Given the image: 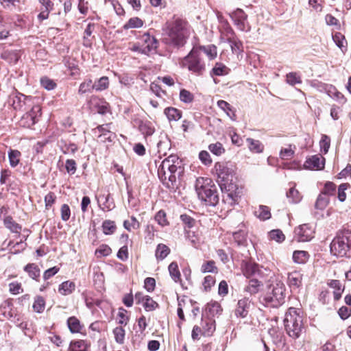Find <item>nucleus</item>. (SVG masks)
<instances>
[{"label": "nucleus", "mask_w": 351, "mask_h": 351, "mask_svg": "<svg viewBox=\"0 0 351 351\" xmlns=\"http://www.w3.org/2000/svg\"><path fill=\"white\" fill-rule=\"evenodd\" d=\"M329 203V199L326 197V195L323 193H320L315 202V208L317 210H324Z\"/></svg>", "instance_id": "nucleus-39"}, {"label": "nucleus", "mask_w": 351, "mask_h": 351, "mask_svg": "<svg viewBox=\"0 0 351 351\" xmlns=\"http://www.w3.org/2000/svg\"><path fill=\"white\" fill-rule=\"evenodd\" d=\"M286 82L287 84L294 86L302 83L300 76L295 72H290L286 75Z\"/></svg>", "instance_id": "nucleus-45"}, {"label": "nucleus", "mask_w": 351, "mask_h": 351, "mask_svg": "<svg viewBox=\"0 0 351 351\" xmlns=\"http://www.w3.org/2000/svg\"><path fill=\"white\" fill-rule=\"evenodd\" d=\"M170 253L169 247L162 243H160L157 245L155 252V256L157 260H164Z\"/></svg>", "instance_id": "nucleus-29"}, {"label": "nucleus", "mask_w": 351, "mask_h": 351, "mask_svg": "<svg viewBox=\"0 0 351 351\" xmlns=\"http://www.w3.org/2000/svg\"><path fill=\"white\" fill-rule=\"evenodd\" d=\"M42 7L40 8V12L38 15V19L40 21L48 19L49 12L53 8V3L51 0H38Z\"/></svg>", "instance_id": "nucleus-16"}, {"label": "nucleus", "mask_w": 351, "mask_h": 351, "mask_svg": "<svg viewBox=\"0 0 351 351\" xmlns=\"http://www.w3.org/2000/svg\"><path fill=\"white\" fill-rule=\"evenodd\" d=\"M8 155L10 165L13 168L16 167L20 162L21 152L16 149H10Z\"/></svg>", "instance_id": "nucleus-34"}, {"label": "nucleus", "mask_w": 351, "mask_h": 351, "mask_svg": "<svg viewBox=\"0 0 351 351\" xmlns=\"http://www.w3.org/2000/svg\"><path fill=\"white\" fill-rule=\"evenodd\" d=\"M255 215L263 221L269 219L271 217L270 210L267 206H259L258 209L255 211Z\"/></svg>", "instance_id": "nucleus-37"}, {"label": "nucleus", "mask_w": 351, "mask_h": 351, "mask_svg": "<svg viewBox=\"0 0 351 351\" xmlns=\"http://www.w3.org/2000/svg\"><path fill=\"white\" fill-rule=\"evenodd\" d=\"M268 235H269V238L270 240L275 241H276L278 243H282L285 239V234L279 229H276V230H271L268 233Z\"/></svg>", "instance_id": "nucleus-42"}, {"label": "nucleus", "mask_w": 351, "mask_h": 351, "mask_svg": "<svg viewBox=\"0 0 351 351\" xmlns=\"http://www.w3.org/2000/svg\"><path fill=\"white\" fill-rule=\"evenodd\" d=\"M45 306V301L42 296H37L33 304V308L36 313H40L43 312Z\"/></svg>", "instance_id": "nucleus-48"}, {"label": "nucleus", "mask_w": 351, "mask_h": 351, "mask_svg": "<svg viewBox=\"0 0 351 351\" xmlns=\"http://www.w3.org/2000/svg\"><path fill=\"white\" fill-rule=\"evenodd\" d=\"M230 16L240 30L245 29V21L247 19V15L242 9L237 8L230 14Z\"/></svg>", "instance_id": "nucleus-15"}, {"label": "nucleus", "mask_w": 351, "mask_h": 351, "mask_svg": "<svg viewBox=\"0 0 351 351\" xmlns=\"http://www.w3.org/2000/svg\"><path fill=\"white\" fill-rule=\"evenodd\" d=\"M310 255L308 252L304 250H296L293 253V261L297 264H304L306 263Z\"/></svg>", "instance_id": "nucleus-23"}, {"label": "nucleus", "mask_w": 351, "mask_h": 351, "mask_svg": "<svg viewBox=\"0 0 351 351\" xmlns=\"http://www.w3.org/2000/svg\"><path fill=\"white\" fill-rule=\"evenodd\" d=\"M180 219L182 221V223L185 224L189 228H193L196 222L193 217L186 214L181 215Z\"/></svg>", "instance_id": "nucleus-61"}, {"label": "nucleus", "mask_w": 351, "mask_h": 351, "mask_svg": "<svg viewBox=\"0 0 351 351\" xmlns=\"http://www.w3.org/2000/svg\"><path fill=\"white\" fill-rule=\"evenodd\" d=\"M303 275L298 271H293L288 274L289 286L293 289H298L302 286Z\"/></svg>", "instance_id": "nucleus-17"}, {"label": "nucleus", "mask_w": 351, "mask_h": 351, "mask_svg": "<svg viewBox=\"0 0 351 351\" xmlns=\"http://www.w3.org/2000/svg\"><path fill=\"white\" fill-rule=\"evenodd\" d=\"M262 285L263 283L257 279H251L249 280L248 285L245 287L244 291L250 295H254L259 291L260 287Z\"/></svg>", "instance_id": "nucleus-25"}, {"label": "nucleus", "mask_w": 351, "mask_h": 351, "mask_svg": "<svg viewBox=\"0 0 351 351\" xmlns=\"http://www.w3.org/2000/svg\"><path fill=\"white\" fill-rule=\"evenodd\" d=\"M114 339L118 343H123L125 338V330L122 327H117L113 330Z\"/></svg>", "instance_id": "nucleus-55"}, {"label": "nucleus", "mask_w": 351, "mask_h": 351, "mask_svg": "<svg viewBox=\"0 0 351 351\" xmlns=\"http://www.w3.org/2000/svg\"><path fill=\"white\" fill-rule=\"evenodd\" d=\"M69 351H88V343L84 340L72 341Z\"/></svg>", "instance_id": "nucleus-31"}, {"label": "nucleus", "mask_w": 351, "mask_h": 351, "mask_svg": "<svg viewBox=\"0 0 351 351\" xmlns=\"http://www.w3.org/2000/svg\"><path fill=\"white\" fill-rule=\"evenodd\" d=\"M336 191V185L332 182H326L324 190L322 191L325 195H333Z\"/></svg>", "instance_id": "nucleus-56"}, {"label": "nucleus", "mask_w": 351, "mask_h": 351, "mask_svg": "<svg viewBox=\"0 0 351 351\" xmlns=\"http://www.w3.org/2000/svg\"><path fill=\"white\" fill-rule=\"evenodd\" d=\"M155 219L158 222V223L161 226H165L168 224V221L166 217V213L162 210H159L156 213L155 216Z\"/></svg>", "instance_id": "nucleus-57"}, {"label": "nucleus", "mask_w": 351, "mask_h": 351, "mask_svg": "<svg viewBox=\"0 0 351 351\" xmlns=\"http://www.w3.org/2000/svg\"><path fill=\"white\" fill-rule=\"evenodd\" d=\"M294 150L291 149V145L289 148L282 149L280 153V158L283 160L291 158L294 155Z\"/></svg>", "instance_id": "nucleus-62"}, {"label": "nucleus", "mask_w": 351, "mask_h": 351, "mask_svg": "<svg viewBox=\"0 0 351 351\" xmlns=\"http://www.w3.org/2000/svg\"><path fill=\"white\" fill-rule=\"evenodd\" d=\"M21 117L19 121L20 126L27 128H30L36 124L41 116V107L39 105L32 106Z\"/></svg>", "instance_id": "nucleus-10"}, {"label": "nucleus", "mask_w": 351, "mask_h": 351, "mask_svg": "<svg viewBox=\"0 0 351 351\" xmlns=\"http://www.w3.org/2000/svg\"><path fill=\"white\" fill-rule=\"evenodd\" d=\"M162 32L164 43L169 47L179 49L186 43L190 35V25L186 20L173 17L165 23Z\"/></svg>", "instance_id": "nucleus-2"}, {"label": "nucleus", "mask_w": 351, "mask_h": 351, "mask_svg": "<svg viewBox=\"0 0 351 351\" xmlns=\"http://www.w3.org/2000/svg\"><path fill=\"white\" fill-rule=\"evenodd\" d=\"M198 197L205 205L215 206L219 200L217 188L210 178H198L195 182Z\"/></svg>", "instance_id": "nucleus-4"}, {"label": "nucleus", "mask_w": 351, "mask_h": 351, "mask_svg": "<svg viewBox=\"0 0 351 351\" xmlns=\"http://www.w3.org/2000/svg\"><path fill=\"white\" fill-rule=\"evenodd\" d=\"M143 305L146 311H150L154 310L158 306V304L154 300H153L151 297L147 295V298Z\"/></svg>", "instance_id": "nucleus-59"}, {"label": "nucleus", "mask_w": 351, "mask_h": 351, "mask_svg": "<svg viewBox=\"0 0 351 351\" xmlns=\"http://www.w3.org/2000/svg\"><path fill=\"white\" fill-rule=\"evenodd\" d=\"M287 197L290 203L297 204L300 202L302 196L299 191L295 189L294 186L291 187L288 192H287Z\"/></svg>", "instance_id": "nucleus-38"}, {"label": "nucleus", "mask_w": 351, "mask_h": 351, "mask_svg": "<svg viewBox=\"0 0 351 351\" xmlns=\"http://www.w3.org/2000/svg\"><path fill=\"white\" fill-rule=\"evenodd\" d=\"M217 106L222 110L232 121L237 120L235 110L232 109L229 103L224 100H219L217 101Z\"/></svg>", "instance_id": "nucleus-19"}, {"label": "nucleus", "mask_w": 351, "mask_h": 351, "mask_svg": "<svg viewBox=\"0 0 351 351\" xmlns=\"http://www.w3.org/2000/svg\"><path fill=\"white\" fill-rule=\"evenodd\" d=\"M164 113L169 121H176L182 117L181 111L173 107L166 108L165 109Z\"/></svg>", "instance_id": "nucleus-27"}, {"label": "nucleus", "mask_w": 351, "mask_h": 351, "mask_svg": "<svg viewBox=\"0 0 351 351\" xmlns=\"http://www.w3.org/2000/svg\"><path fill=\"white\" fill-rule=\"evenodd\" d=\"M143 25V21L138 17H133L129 19L128 23H126L123 25V28L125 29H128L130 28H138L141 27Z\"/></svg>", "instance_id": "nucleus-44"}, {"label": "nucleus", "mask_w": 351, "mask_h": 351, "mask_svg": "<svg viewBox=\"0 0 351 351\" xmlns=\"http://www.w3.org/2000/svg\"><path fill=\"white\" fill-rule=\"evenodd\" d=\"M35 99L32 96L15 92L10 96V103L15 110L23 112L36 105L34 102Z\"/></svg>", "instance_id": "nucleus-9"}, {"label": "nucleus", "mask_w": 351, "mask_h": 351, "mask_svg": "<svg viewBox=\"0 0 351 351\" xmlns=\"http://www.w3.org/2000/svg\"><path fill=\"white\" fill-rule=\"evenodd\" d=\"M140 42L143 45V54L147 55L150 52L155 51L157 48L158 43L156 39L148 33H145L142 36Z\"/></svg>", "instance_id": "nucleus-12"}, {"label": "nucleus", "mask_w": 351, "mask_h": 351, "mask_svg": "<svg viewBox=\"0 0 351 351\" xmlns=\"http://www.w3.org/2000/svg\"><path fill=\"white\" fill-rule=\"evenodd\" d=\"M215 330V321L209 320L205 322V325L203 326L202 335L204 336H211L213 332Z\"/></svg>", "instance_id": "nucleus-46"}, {"label": "nucleus", "mask_w": 351, "mask_h": 351, "mask_svg": "<svg viewBox=\"0 0 351 351\" xmlns=\"http://www.w3.org/2000/svg\"><path fill=\"white\" fill-rule=\"evenodd\" d=\"M243 272L247 278L255 276L259 273L258 265L256 263H247L245 265Z\"/></svg>", "instance_id": "nucleus-30"}, {"label": "nucleus", "mask_w": 351, "mask_h": 351, "mask_svg": "<svg viewBox=\"0 0 351 351\" xmlns=\"http://www.w3.org/2000/svg\"><path fill=\"white\" fill-rule=\"evenodd\" d=\"M199 52L203 51L208 57L213 60L217 56V47L214 45L202 46L199 49Z\"/></svg>", "instance_id": "nucleus-40"}, {"label": "nucleus", "mask_w": 351, "mask_h": 351, "mask_svg": "<svg viewBox=\"0 0 351 351\" xmlns=\"http://www.w3.org/2000/svg\"><path fill=\"white\" fill-rule=\"evenodd\" d=\"M199 158L205 165H210L212 163L210 156L206 151H201L199 154Z\"/></svg>", "instance_id": "nucleus-64"}, {"label": "nucleus", "mask_w": 351, "mask_h": 351, "mask_svg": "<svg viewBox=\"0 0 351 351\" xmlns=\"http://www.w3.org/2000/svg\"><path fill=\"white\" fill-rule=\"evenodd\" d=\"M4 225L12 232L19 234L22 227L21 225L14 221L12 217L8 216L4 219Z\"/></svg>", "instance_id": "nucleus-28"}, {"label": "nucleus", "mask_w": 351, "mask_h": 351, "mask_svg": "<svg viewBox=\"0 0 351 351\" xmlns=\"http://www.w3.org/2000/svg\"><path fill=\"white\" fill-rule=\"evenodd\" d=\"M183 171L182 161L176 155L164 159L158 169V178L167 188H173L176 182V173Z\"/></svg>", "instance_id": "nucleus-3"}, {"label": "nucleus", "mask_w": 351, "mask_h": 351, "mask_svg": "<svg viewBox=\"0 0 351 351\" xmlns=\"http://www.w3.org/2000/svg\"><path fill=\"white\" fill-rule=\"evenodd\" d=\"M24 270L28 273V275L30 278H32L34 280H38V278L40 277V270L38 265H36L34 263H29L27 264Z\"/></svg>", "instance_id": "nucleus-32"}, {"label": "nucleus", "mask_w": 351, "mask_h": 351, "mask_svg": "<svg viewBox=\"0 0 351 351\" xmlns=\"http://www.w3.org/2000/svg\"><path fill=\"white\" fill-rule=\"evenodd\" d=\"M228 41L233 53H240L242 51V43L239 40L236 38H228Z\"/></svg>", "instance_id": "nucleus-51"}, {"label": "nucleus", "mask_w": 351, "mask_h": 351, "mask_svg": "<svg viewBox=\"0 0 351 351\" xmlns=\"http://www.w3.org/2000/svg\"><path fill=\"white\" fill-rule=\"evenodd\" d=\"M75 289V284L71 281H65L60 285L58 291L63 295L71 294Z\"/></svg>", "instance_id": "nucleus-35"}, {"label": "nucleus", "mask_w": 351, "mask_h": 351, "mask_svg": "<svg viewBox=\"0 0 351 351\" xmlns=\"http://www.w3.org/2000/svg\"><path fill=\"white\" fill-rule=\"evenodd\" d=\"M41 86L48 90H51L55 88L56 83L47 77H42L40 79Z\"/></svg>", "instance_id": "nucleus-58"}, {"label": "nucleus", "mask_w": 351, "mask_h": 351, "mask_svg": "<svg viewBox=\"0 0 351 351\" xmlns=\"http://www.w3.org/2000/svg\"><path fill=\"white\" fill-rule=\"evenodd\" d=\"M110 123L105 124L102 125H99L96 128L93 129L92 131L95 136H97L99 134L104 133V135H108V141H112V139L114 138L115 134L110 131Z\"/></svg>", "instance_id": "nucleus-20"}, {"label": "nucleus", "mask_w": 351, "mask_h": 351, "mask_svg": "<svg viewBox=\"0 0 351 351\" xmlns=\"http://www.w3.org/2000/svg\"><path fill=\"white\" fill-rule=\"evenodd\" d=\"M232 237L234 242L239 246L247 245V232L245 230H240L232 233Z\"/></svg>", "instance_id": "nucleus-26"}, {"label": "nucleus", "mask_w": 351, "mask_h": 351, "mask_svg": "<svg viewBox=\"0 0 351 351\" xmlns=\"http://www.w3.org/2000/svg\"><path fill=\"white\" fill-rule=\"evenodd\" d=\"M332 254L337 257H351V230L343 228L337 232L330 245Z\"/></svg>", "instance_id": "nucleus-5"}, {"label": "nucleus", "mask_w": 351, "mask_h": 351, "mask_svg": "<svg viewBox=\"0 0 351 351\" xmlns=\"http://www.w3.org/2000/svg\"><path fill=\"white\" fill-rule=\"evenodd\" d=\"M168 270L172 280L176 283H181V274L178 268V263L176 262L171 263L168 267Z\"/></svg>", "instance_id": "nucleus-21"}, {"label": "nucleus", "mask_w": 351, "mask_h": 351, "mask_svg": "<svg viewBox=\"0 0 351 351\" xmlns=\"http://www.w3.org/2000/svg\"><path fill=\"white\" fill-rule=\"evenodd\" d=\"M300 313V310L298 311L295 308H289L285 313L284 319L285 330L293 339H298L304 329L302 316Z\"/></svg>", "instance_id": "nucleus-7"}, {"label": "nucleus", "mask_w": 351, "mask_h": 351, "mask_svg": "<svg viewBox=\"0 0 351 351\" xmlns=\"http://www.w3.org/2000/svg\"><path fill=\"white\" fill-rule=\"evenodd\" d=\"M320 147L322 151L326 154L328 152L330 145V138L326 134H322L320 142H319Z\"/></svg>", "instance_id": "nucleus-54"}, {"label": "nucleus", "mask_w": 351, "mask_h": 351, "mask_svg": "<svg viewBox=\"0 0 351 351\" xmlns=\"http://www.w3.org/2000/svg\"><path fill=\"white\" fill-rule=\"evenodd\" d=\"M349 186L347 183L341 184L338 188V199L341 202H343L346 200V194L345 191L348 189Z\"/></svg>", "instance_id": "nucleus-63"}, {"label": "nucleus", "mask_w": 351, "mask_h": 351, "mask_svg": "<svg viewBox=\"0 0 351 351\" xmlns=\"http://www.w3.org/2000/svg\"><path fill=\"white\" fill-rule=\"evenodd\" d=\"M295 237L299 242L310 241L314 236V231L309 224H302L295 229Z\"/></svg>", "instance_id": "nucleus-11"}, {"label": "nucleus", "mask_w": 351, "mask_h": 351, "mask_svg": "<svg viewBox=\"0 0 351 351\" xmlns=\"http://www.w3.org/2000/svg\"><path fill=\"white\" fill-rule=\"evenodd\" d=\"M304 167L306 169H322L324 167V158L317 155L312 156L306 159L304 164Z\"/></svg>", "instance_id": "nucleus-14"}, {"label": "nucleus", "mask_w": 351, "mask_h": 351, "mask_svg": "<svg viewBox=\"0 0 351 351\" xmlns=\"http://www.w3.org/2000/svg\"><path fill=\"white\" fill-rule=\"evenodd\" d=\"M67 325L71 332L75 333L80 332L82 328L80 322L75 317H70L68 318Z\"/></svg>", "instance_id": "nucleus-36"}, {"label": "nucleus", "mask_w": 351, "mask_h": 351, "mask_svg": "<svg viewBox=\"0 0 351 351\" xmlns=\"http://www.w3.org/2000/svg\"><path fill=\"white\" fill-rule=\"evenodd\" d=\"M328 285L335 289L333 291L334 300L335 301L339 300L341 297L342 293L343 292V289L341 288L340 281L338 280H331L328 283Z\"/></svg>", "instance_id": "nucleus-24"}, {"label": "nucleus", "mask_w": 351, "mask_h": 351, "mask_svg": "<svg viewBox=\"0 0 351 351\" xmlns=\"http://www.w3.org/2000/svg\"><path fill=\"white\" fill-rule=\"evenodd\" d=\"M250 307V300L243 298L238 301L234 314L237 317L245 318L247 316Z\"/></svg>", "instance_id": "nucleus-13"}, {"label": "nucleus", "mask_w": 351, "mask_h": 351, "mask_svg": "<svg viewBox=\"0 0 351 351\" xmlns=\"http://www.w3.org/2000/svg\"><path fill=\"white\" fill-rule=\"evenodd\" d=\"M112 252L111 248L107 245H100L95 252V255L97 258H101L108 256Z\"/></svg>", "instance_id": "nucleus-50"}, {"label": "nucleus", "mask_w": 351, "mask_h": 351, "mask_svg": "<svg viewBox=\"0 0 351 351\" xmlns=\"http://www.w3.org/2000/svg\"><path fill=\"white\" fill-rule=\"evenodd\" d=\"M102 228L105 234H112L116 230V225L113 221L106 220L103 222Z\"/></svg>", "instance_id": "nucleus-47"}, {"label": "nucleus", "mask_w": 351, "mask_h": 351, "mask_svg": "<svg viewBox=\"0 0 351 351\" xmlns=\"http://www.w3.org/2000/svg\"><path fill=\"white\" fill-rule=\"evenodd\" d=\"M209 151L215 156H219L225 153L223 145L219 142L211 143L208 145Z\"/></svg>", "instance_id": "nucleus-41"}, {"label": "nucleus", "mask_w": 351, "mask_h": 351, "mask_svg": "<svg viewBox=\"0 0 351 351\" xmlns=\"http://www.w3.org/2000/svg\"><path fill=\"white\" fill-rule=\"evenodd\" d=\"M201 271L203 273H207V272H217V268L215 266V263L214 261H208L204 263L202 265Z\"/></svg>", "instance_id": "nucleus-53"}, {"label": "nucleus", "mask_w": 351, "mask_h": 351, "mask_svg": "<svg viewBox=\"0 0 351 351\" xmlns=\"http://www.w3.org/2000/svg\"><path fill=\"white\" fill-rule=\"evenodd\" d=\"M105 200V202H104V206L101 208L102 210H112L113 208H114V203L112 202V199L111 198H110L109 196H107V197H101L99 199V202L100 203L101 202H102L103 200Z\"/></svg>", "instance_id": "nucleus-60"}, {"label": "nucleus", "mask_w": 351, "mask_h": 351, "mask_svg": "<svg viewBox=\"0 0 351 351\" xmlns=\"http://www.w3.org/2000/svg\"><path fill=\"white\" fill-rule=\"evenodd\" d=\"M247 141L249 143V149L251 151L255 153H261L263 152V147L259 141L248 138Z\"/></svg>", "instance_id": "nucleus-43"}, {"label": "nucleus", "mask_w": 351, "mask_h": 351, "mask_svg": "<svg viewBox=\"0 0 351 351\" xmlns=\"http://www.w3.org/2000/svg\"><path fill=\"white\" fill-rule=\"evenodd\" d=\"M182 66L197 75H202L205 71V63L201 58L197 48H193L189 53L182 60Z\"/></svg>", "instance_id": "nucleus-8"}, {"label": "nucleus", "mask_w": 351, "mask_h": 351, "mask_svg": "<svg viewBox=\"0 0 351 351\" xmlns=\"http://www.w3.org/2000/svg\"><path fill=\"white\" fill-rule=\"evenodd\" d=\"M285 287L281 282L271 284L266 293L261 298V302L266 307L278 308L285 301Z\"/></svg>", "instance_id": "nucleus-6"}, {"label": "nucleus", "mask_w": 351, "mask_h": 351, "mask_svg": "<svg viewBox=\"0 0 351 351\" xmlns=\"http://www.w3.org/2000/svg\"><path fill=\"white\" fill-rule=\"evenodd\" d=\"M214 168L217 182L223 193V202L230 206L238 204L242 189L237 184V178L234 166L229 162H218L215 163Z\"/></svg>", "instance_id": "nucleus-1"}, {"label": "nucleus", "mask_w": 351, "mask_h": 351, "mask_svg": "<svg viewBox=\"0 0 351 351\" xmlns=\"http://www.w3.org/2000/svg\"><path fill=\"white\" fill-rule=\"evenodd\" d=\"M94 100L95 99H94ZM89 103L93 106L92 111H94L95 113L105 114L109 112V104L104 100H99L94 102L93 99H91Z\"/></svg>", "instance_id": "nucleus-18"}, {"label": "nucleus", "mask_w": 351, "mask_h": 351, "mask_svg": "<svg viewBox=\"0 0 351 351\" xmlns=\"http://www.w3.org/2000/svg\"><path fill=\"white\" fill-rule=\"evenodd\" d=\"M138 130L145 137L152 136L155 132L152 123L149 121H141L138 125Z\"/></svg>", "instance_id": "nucleus-22"}, {"label": "nucleus", "mask_w": 351, "mask_h": 351, "mask_svg": "<svg viewBox=\"0 0 351 351\" xmlns=\"http://www.w3.org/2000/svg\"><path fill=\"white\" fill-rule=\"evenodd\" d=\"M109 80L108 77L103 76L95 81L92 86V88L96 91H102L108 88Z\"/></svg>", "instance_id": "nucleus-33"}, {"label": "nucleus", "mask_w": 351, "mask_h": 351, "mask_svg": "<svg viewBox=\"0 0 351 351\" xmlns=\"http://www.w3.org/2000/svg\"><path fill=\"white\" fill-rule=\"evenodd\" d=\"M141 224L134 216L131 217V222L128 220L123 221V227L128 230L131 231L132 228L137 230L140 228Z\"/></svg>", "instance_id": "nucleus-49"}, {"label": "nucleus", "mask_w": 351, "mask_h": 351, "mask_svg": "<svg viewBox=\"0 0 351 351\" xmlns=\"http://www.w3.org/2000/svg\"><path fill=\"white\" fill-rule=\"evenodd\" d=\"M180 99L184 103L189 104L193 101L194 95L190 91L182 89L180 92Z\"/></svg>", "instance_id": "nucleus-52"}]
</instances>
